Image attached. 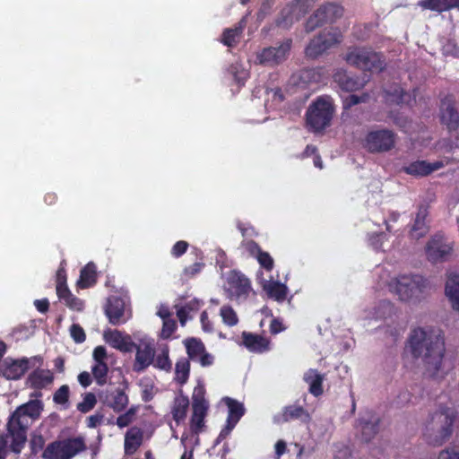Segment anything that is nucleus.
Masks as SVG:
<instances>
[{
    "label": "nucleus",
    "mask_w": 459,
    "mask_h": 459,
    "mask_svg": "<svg viewBox=\"0 0 459 459\" xmlns=\"http://www.w3.org/2000/svg\"><path fill=\"white\" fill-rule=\"evenodd\" d=\"M445 292L454 310L459 313V274L448 276Z\"/></svg>",
    "instance_id": "obj_28"
},
{
    "label": "nucleus",
    "mask_w": 459,
    "mask_h": 459,
    "mask_svg": "<svg viewBox=\"0 0 459 459\" xmlns=\"http://www.w3.org/2000/svg\"><path fill=\"white\" fill-rule=\"evenodd\" d=\"M403 171L411 176H418V177H425L429 174L428 171V166L426 160H416L413 162H411L407 166L403 167Z\"/></svg>",
    "instance_id": "obj_43"
},
{
    "label": "nucleus",
    "mask_w": 459,
    "mask_h": 459,
    "mask_svg": "<svg viewBox=\"0 0 459 459\" xmlns=\"http://www.w3.org/2000/svg\"><path fill=\"white\" fill-rule=\"evenodd\" d=\"M316 0H293L290 4L302 19L313 7Z\"/></svg>",
    "instance_id": "obj_46"
},
{
    "label": "nucleus",
    "mask_w": 459,
    "mask_h": 459,
    "mask_svg": "<svg viewBox=\"0 0 459 459\" xmlns=\"http://www.w3.org/2000/svg\"><path fill=\"white\" fill-rule=\"evenodd\" d=\"M220 316H221L222 322L230 327L235 326L238 323V315L230 305H224L221 307Z\"/></svg>",
    "instance_id": "obj_45"
},
{
    "label": "nucleus",
    "mask_w": 459,
    "mask_h": 459,
    "mask_svg": "<svg viewBox=\"0 0 459 459\" xmlns=\"http://www.w3.org/2000/svg\"><path fill=\"white\" fill-rule=\"evenodd\" d=\"M230 71L232 74L233 79L236 82V83L239 86L244 85L245 81L247 79V73L245 71L238 72L237 68L234 66H231Z\"/></svg>",
    "instance_id": "obj_64"
},
{
    "label": "nucleus",
    "mask_w": 459,
    "mask_h": 459,
    "mask_svg": "<svg viewBox=\"0 0 459 459\" xmlns=\"http://www.w3.org/2000/svg\"><path fill=\"white\" fill-rule=\"evenodd\" d=\"M91 373L98 385H104L108 381V367L107 363L94 364Z\"/></svg>",
    "instance_id": "obj_44"
},
{
    "label": "nucleus",
    "mask_w": 459,
    "mask_h": 459,
    "mask_svg": "<svg viewBox=\"0 0 459 459\" xmlns=\"http://www.w3.org/2000/svg\"><path fill=\"white\" fill-rule=\"evenodd\" d=\"M437 459H459V446H451L441 451Z\"/></svg>",
    "instance_id": "obj_56"
},
{
    "label": "nucleus",
    "mask_w": 459,
    "mask_h": 459,
    "mask_svg": "<svg viewBox=\"0 0 459 459\" xmlns=\"http://www.w3.org/2000/svg\"><path fill=\"white\" fill-rule=\"evenodd\" d=\"M177 329V323L171 318L163 320L161 336L165 339L169 338Z\"/></svg>",
    "instance_id": "obj_55"
},
{
    "label": "nucleus",
    "mask_w": 459,
    "mask_h": 459,
    "mask_svg": "<svg viewBox=\"0 0 459 459\" xmlns=\"http://www.w3.org/2000/svg\"><path fill=\"white\" fill-rule=\"evenodd\" d=\"M335 82H337L340 87L346 91H355L362 88L363 84L357 77H352L345 73H338L334 76Z\"/></svg>",
    "instance_id": "obj_38"
},
{
    "label": "nucleus",
    "mask_w": 459,
    "mask_h": 459,
    "mask_svg": "<svg viewBox=\"0 0 459 459\" xmlns=\"http://www.w3.org/2000/svg\"><path fill=\"white\" fill-rule=\"evenodd\" d=\"M361 426V435L365 442H369L378 432L380 419L372 411H368L365 416L359 418Z\"/></svg>",
    "instance_id": "obj_23"
},
{
    "label": "nucleus",
    "mask_w": 459,
    "mask_h": 459,
    "mask_svg": "<svg viewBox=\"0 0 459 459\" xmlns=\"http://www.w3.org/2000/svg\"><path fill=\"white\" fill-rule=\"evenodd\" d=\"M70 390L67 385H61L53 394V401L56 404H65L69 401Z\"/></svg>",
    "instance_id": "obj_49"
},
{
    "label": "nucleus",
    "mask_w": 459,
    "mask_h": 459,
    "mask_svg": "<svg viewBox=\"0 0 459 459\" xmlns=\"http://www.w3.org/2000/svg\"><path fill=\"white\" fill-rule=\"evenodd\" d=\"M64 291L56 294L58 299L65 304L67 307L75 311H82L84 308V302L81 299L75 297L70 290H63Z\"/></svg>",
    "instance_id": "obj_42"
},
{
    "label": "nucleus",
    "mask_w": 459,
    "mask_h": 459,
    "mask_svg": "<svg viewBox=\"0 0 459 459\" xmlns=\"http://www.w3.org/2000/svg\"><path fill=\"white\" fill-rule=\"evenodd\" d=\"M45 439L41 435H34L30 441V452L32 455H37L44 448Z\"/></svg>",
    "instance_id": "obj_54"
},
{
    "label": "nucleus",
    "mask_w": 459,
    "mask_h": 459,
    "mask_svg": "<svg viewBox=\"0 0 459 459\" xmlns=\"http://www.w3.org/2000/svg\"><path fill=\"white\" fill-rule=\"evenodd\" d=\"M425 249L429 262L433 264L444 263L451 257L454 251V244L447 241L442 234H435L428 241Z\"/></svg>",
    "instance_id": "obj_11"
},
{
    "label": "nucleus",
    "mask_w": 459,
    "mask_h": 459,
    "mask_svg": "<svg viewBox=\"0 0 459 459\" xmlns=\"http://www.w3.org/2000/svg\"><path fill=\"white\" fill-rule=\"evenodd\" d=\"M429 216V207L426 204H420L418 207L415 218L409 231L410 238L420 239L424 238L429 231V225L427 221Z\"/></svg>",
    "instance_id": "obj_15"
},
{
    "label": "nucleus",
    "mask_w": 459,
    "mask_h": 459,
    "mask_svg": "<svg viewBox=\"0 0 459 459\" xmlns=\"http://www.w3.org/2000/svg\"><path fill=\"white\" fill-rule=\"evenodd\" d=\"M204 267V264L202 262L194 263L193 264L184 269V274L188 278H192L198 274L203 270Z\"/></svg>",
    "instance_id": "obj_62"
},
{
    "label": "nucleus",
    "mask_w": 459,
    "mask_h": 459,
    "mask_svg": "<svg viewBox=\"0 0 459 459\" xmlns=\"http://www.w3.org/2000/svg\"><path fill=\"white\" fill-rule=\"evenodd\" d=\"M104 403L112 408L114 411L120 412L124 411L128 404V396L124 390L115 388L105 394Z\"/></svg>",
    "instance_id": "obj_24"
},
{
    "label": "nucleus",
    "mask_w": 459,
    "mask_h": 459,
    "mask_svg": "<svg viewBox=\"0 0 459 459\" xmlns=\"http://www.w3.org/2000/svg\"><path fill=\"white\" fill-rule=\"evenodd\" d=\"M440 120L449 131H455L459 127V113L455 108L454 101L448 97L441 101Z\"/></svg>",
    "instance_id": "obj_17"
},
{
    "label": "nucleus",
    "mask_w": 459,
    "mask_h": 459,
    "mask_svg": "<svg viewBox=\"0 0 459 459\" xmlns=\"http://www.w3.org/2000/svg\"><path fill=\"white\" fill-rule=\"evenodd\" d=\"M263 289L270 299L278 302H282L286 299L288 288L285 284L281 283L280 281H266L264 284Z\"/></svg>",
    "instance_id": "obj_31"
},
{
    "label": "nucleus",
    "mask_w": 459,
    "mask_h": 459,
    "mask_svg": "<svg viewBox=\"0 0 459 459\" xmlns=\"http://www.w3.org/2000/svg\"><path fill=\"white\" fill-rule=\"evenodd\" d=\"M343 36L339 28L323 30L314 37L305 48V55L309 58H316L332 47L340 44Z\"/></svg>",
    "instance_id": "obj_9"
},
{
    "label": "nucleus",
    "mask_w": 459,
    "mask_h": 459,
    "mask_svg": "<svg viewBox=\"0 0 459 459\" xmlns=\"http://www.w3.org/2000/svg\"><path fill=\"white\" fill-rule=\"evenodd\" d=\"M242 342L244 346L251 352L264 353L270 350V341L256 333L243 332Z\"/></svg>",
    "instance_id": "obj_19"
},
{
    "label": "nucleus",
    "mask_w": 459,
    "mask_h": 459,
    "mask_svg": "<svg viewBox=\"0 0 459 459\" xmlns=\"http://www.w3.org/2000/svg\"><path fill=\"white\" fill-rule=\"evenodd\" d=\"M385 97L386 101L390 104L402 105L404 103L409 104L410 101H411V95L398 84L385 90Z\"/></svg>",
    "instance_id": "obj_30"
},
{
    "label": "nucleus",
    "mask_w": 459,
    "mask_h": 459,
    "mask_svg": "<svg viewBox=\"0 0 459 459\" xmlns=\"http://www.w3.org/2000/svg\"><path fill=\"white\" fill-rule=\"evenodd\" d=\"M304 380L309 385V392L313 395L317 397L323 394V377L316 369L308 370Z\"/></svg>",
    "instance_id": "obj_36"
},
{
    "label": "nucleus",
    "mask_w": 459,
    "mask_h": 459,
    "mask_svg": "<svg viewBox=\"0 0 459 459\" xmlns=\"http://www.w3.org/2000/svg\"><path fill=\"white\" fill-rule=\"evenodd\" d=\"M70 334L74 342L82 343L86 340L83 328L78 324H73L70 327Z\"/></svg>",
    "instance_id": "obj_52"
},
{
    "label": "nucleus",
    "mask_w": 459,
    "mask_h": 459,
    "mask_svg": "<svg viewBox=\"0 0 459 459\" xmlns=\"http://www.w3.org/2000/svg\"><path fill=\"white\" fill-rule=\"evenodd\" d=\"M143 442V430L136 426L127 429L125 435L124 450L126 455H133Z\"/></svg>",
    "instance_id": "obj_22"
},
{
    "label": "nucleus",
    "mask_w": 459,
    "mask_h": 459,
    "mask_svg": "<svg viewBox=\"0 0 459 459\" xmlns=\"http://www.w3.org/2000/svg\"><path fill=\"white\" fill-rule=\"evenodd\" d=\"M246 26V18H242L234 28L225 29L222 33L221 42L227 47H234L237 39L242 34Z\"/></svg>",
    "instance_id": "obj_35"
},
{
    "label": "nucleus",
    "mask_w": 459,
    "mask_h": 459,
    "mask_svg": "<svg viewBox=\"0 0 459 459\" xmlns=\"http://www.w3.org/2000/svg\"><path fill=\"white\" fill-rule=\"evenodd\" d=\"M189 407V400L186 395H179L174 399L171 414L177 424L185 420Z\"/></svg>",
    "instance_id": "obj_33"
},
{
    "label": "nucleus",
    "mask_w": 459,
    "mask_h": 459,
    "mask_svg": "<svg viewBox=\"0 0 459 459\" xmlns=\"http://www.w3.org/2000/svg\"><path fill=\"white\" fill-rule=\"evenodd\" d=\"M299 77L302 84L311 86L312 84L321 83L325 76L323 68L316 67L301 70Z\"/></svg>",
    "instance_id": "obj_32"
},
{
    "label": "nucleus",
    "mask_w": 459,
    "mask_h": 459,
    "mask_svg": "<svg viewBox=\"0 0 459 459\" xmlns=\"http://www.w3.org/2000/svg\"><path fill=\"white\" fill-rule=\"evenodd\" d=\"M205 387L203 384L199 383L193 391L192 394V404H197L200 406H209L208 402L205 399Z\"/></svg>",
    "instance_id": "obj_48"
},
{
    "label": "nucleus",
    "mask_w": 459,
    "mask_h": 459,
    "mask_svg": "<svg viewBox=\"0 0 459 459\" xmlns=\"http://www.w3.org/2000/svg\"><path fill=\"white\" fill-rule=\"evenodd\" d=\"M135 359L133 369L135 372H143L154 362L155 347L153 340H141L135 343Z\"/></svg>",
    "instance_id": "obj_13"
},
{
    "label": "nucleus",
    "mask_w": 459,
    "mask_h": 459,
    "mask_svg": "<svg viewBox=\"0 0 459 459\" xmlns=\"http://www.w3.org/2000/svg\"><path fill=\"white\" fill-rule=\"evenodd\" d=\"M190 374V362L186 358H181L176 362L175 366V380L184 385L187 382Z\"/></svg>",
    "instance_id": "obj_41"
},
{
    "label": "nucleus",
    "mask_w": 459,
    "mask_h": 459,
    "mask_svg": "<svg viewBox=\"0 0 459 459\" xmlns=\"http://www.w3.org/2000/svg\"><path fill=\"white\" fill-rule=\"evenodd\" d=\"M30 361L27 358L21 359L5 360L3 368V375L11 380L20 379L29 369Z\"/></svg>",
    "instance_id": "obj_21"
},
{
    "label": "nucleus",
    "mask_w": 459,
    "mask_h": 459,
    "mask_svg": "<svg viewBox=\"0 0 459 459\" xmlns=\"http://www.w3.org/2000/svg\"><path fill=\"white\" fill-rule=\"evenodd\" d=\"M200 321H201L202 328L204 332H206V333L213 332L212 323L209 319L208 313L205 310L201 313Z\"/></svg>",
    "instance_id": "obj_63"
},
{
    "label": "nucleus",
    "mask_w": 459,
    "mask_h": 459,
    "mask_svg": "<svg viewBox=\"0 0 459 459\" xmlns=\"http://www.w3.org/2000/svg\"><path fill=\"white\" fill-rule=\"evenodd\" d=\"M97 403L96 396L93 393L85 394L82 402L77 404V410L82 413H87L91 411Z\"/></svg>",
    "instance_id": "obj_47"
},
{
    "label": "nucleus",
    "mask_w": 459,
    "mask_h": 459,
    "mask_svg": "<svg viewBox=\"0 0 459 459\" xmlns=\"http://www.w3.org/2000/svg\"><path fill=\"white\" fill-rule=\"evenodd\" d=\"M184 344L186 350L188 359H191L193 361H196L197 359L205 351V346L204 342L198 338H187L184 341Z\"/></svg>",
    "instance_id": "obj_37"
},
{
    "label": "nucleus",
    "mask_w": 459,
    "mask_h": 459,
    "mask_svg": "<svg viewBox=\"0 0 459 459\" xmlns=\"http://www.w3.org/2000/svg\"><path fill=\"white\" fill-rule=\"evenodd\" d=\"M169 348L167 344H164L158 353V355L154 356V362L152 363L153 367L159 368L160 370H164L166 372H169L172 368V363L169 359Z\"/></svg>",
    "instance_id": "obj_40"
},
{
    "label": "nucleus",
    "mask_w": 459,
    "mask_h": 459,
    "mask_svg": "<svg viewBox=\"0 0 459 459\" xmlns=\"http://www.w3.org/2000/svg\"><path fill=\"white\" fill-rule=\"evenodd\" d=\"M104 337L113 348L123 352H131L135 346L130 335H124L118 330L106 332Z\"/></svg>",
    "instance_id": "obj_18"
},
{
    "label": "nucleus",
    "mask_w": 459,
    "mask_h": 459,
    "mask_svg": "<svg viewBox=\"0 0 459 459\" xmlns=\"http://www.w3.org/2000/svg\"><path fill=\"white\" fill-rule=\"evenodd\" d=\"M238 423L234 421H230L227 420L226 425L224 428L221 430L220 434L218 435L216 438V444H220L221 441L227 438V437L230 434V432L233 430V429L236 427Z\"/></svg>",
    "instance_id": "obj_59"
},
{
    "label": "nucleus",
    "mask_w": 459,
    "mask_h": 459,
    "mask_svg": "<svg viewBox=\"0 0 459 459\" xmlns=\"http://www.w3.org/2000/svg\"><path fill=\"white\" fill-rule=\"evenodd\" d=\"M456 419L457 412L449 407H441L432 413L423 431L426 442L435 446L446 442L454 432Z\"/></svg>",
    "instance_id": "obj_3"
},
{
    "label": "nucleus",
    "mask_w": 459,
    "mask_h": 459,
    "mask_svg": "<svg viewBox=\"0 0 459 459\" xmlns=\"http://www.w3.org/2000/svg\"><path fill=\"white\" fill-rule=\"evenodd\" d=\"M301 20L293 7L290 4H286L279 13L275 20V24L279 28L290 29L295 22Z\"/></svg>",
    "instance_id": "obj_29"
},
{
    "label": "nucleus",
    "mask_w": 459,
    "mask_h": 459,
    "mask_svg": "<svg viewBox=\"0 0 459 459\" xmlns=\"http://www.w3.org/2000/svg\"><path fill=\"white\" fill-rule=\"evenodd\" d=\"M224 401L229 409L227 420L238 423L245 414V408L243 403L230 397H226Z\"/></svg>",
    "instance_id": "obj_39"
},
{
    "label": "nucleus",
    "mask_w": 459,
    "mask_h": 459,
    "mask_svg": "<svg viewBox=\"0 0 459 459\" xmlns=\"http://www.w3.org/2000/svg\"><path fill=\"white\" fill-rule=\"evenodd\" d=\"M188 246V243L185 240L176 242L171 248L172 256L176 258L180 257L186 252Z\"/></svg>",
    "instance_id": "obj_58"
},
{
    "label": "nucleus",
    "mask_w": 459,
    "mask_h": 459,
    "mask_svg": "<svg viewBox=\"0 0 459 459\" xmlns=\"http://www.w3.org/2000/svg\"><path fill=\"white\" fill-rule=\"evenodd\" d=\"M334 107L329 96L316 98L306 112V123L309 130L316 133L330 126Z\"/></svg>",
    "instance_id": "obj_5"
},
{
    "label": "nucleus",
    "mask_w": 459,
    "mask_h": 459,
    "mask_svg": "<svg viewBox=\"0 0 459 459\" xmlns=\"http://www.w3.org/2000/svg\"><path fill=\"white\" fill-rule=\"evenodd\" d=\"M344 9L341 4L330 2L325 3L307 18L305 22V30L310 33L325 24L334 23L342 17Z\"/></svg>",
    "instance_id": "obj_8"
},
{
    "label": "nucleus",
    "mask_w": 459,
    "mask_h": 459,
    "mask_svg": "<svg viewBox=\"0 0 459 459\" xmlns=\"http://www.w3.org/2000/svg\"><path fill=\"white\" fill-rule=\"evenodd\" d=\"M238 423L234 421H230L227 420L226 425L224 428L221 430L220 434L218 435L216 438V444H220L221 441L227 438V437L230 434V432L233 430V429L236 427Z\"/></svg>",
    "instance_id": "obj_60"
},
{
    "label": "nucleus",
    "mask_w": 459,
    "mask_h": 459,
    "mask_svg": "<svg viewBox=\"0 0 459 459\" xmlns=\"http://www.w3.org/2000/svg\"><path fill=\"white\" fill-rule=\"evenodd\" d=\"M429 289L428 279L419 274L399 275L394 281V290L403 301L419 299Z\"/></svg>",
    "instance_id": "obj_7"
},
{
    "label": "nucleus",
    "mask_w": 459,
    "mask_h": 459,
    "mask_svg": "<svg viewBox=\"0 0 459 459\" xmlns=\"http://www.w3.org/2000/svg\"><path fill=\"white\" fill-rule=\"evenodd\" d=\"M86 449L83 437H71L48 444L41 457L43 459H73Z\"/></svg>",
    "instance_id": "obj_6"
},
{
    "label": "nucleus",
    "mask_w": 459,
    "mask_h": 459,
    "mask_svg": "<svg viewBox=\"0 0 459 459\" xmlns=\"http://www.w3.org/2000/svg\"><path fill=\"white\" fill-rule=\"evenodd\" d=\"M43 407L42 401L34 399L18 406L10 415L6 424L7 433L0 434V459L6 458L8 448L15 454L22 452L27 441L30 420H38Z\"/></svg>",
    "instance_id": "obj_1"
},
{
    "label": "nucleus",
    "mask_w": 459,
    "mask_h": 459,
    "mask_svg": "<svg viewBox=\"0 0 459 459\" xmlns=\"http://www.w3.org/2000/svg\"><path fill=\"white\" fill-rule=\"evenodd\" d=\"M97 282L96 266L93 263L87 264L80 272V278L77 281V287L87 289Z\"/></svg>",
    "instance_id": "obj_34"
},
{
    "label": "nucleus",
    "mask_w": 459,
    "mask_h": 459,
    "mask_svg": "<svg viewBox=\"0 0 459 459\" xmlns=\"http://www.w3.org/2000/svg\"><path fill=\"white\" fill-rule=\"evenodd\" d=\"M242 247L245 250L254 257H256L258 254L262 251L260 246L255 240H245L242 242Z\"/></svg>",
    "instance_id": "obj_57"
},
{
    "label": "nucleus",
    "mask_w": 459,
    "mask_h": 459,
    "mask_svg": "<svg viewBox=\"0 0 459 459\" xmlns=\"http://www.w3.org/2000/svg\"><path fill=\"white\" fill-rule=\"evenodd\" d=\"M409 349L415 359L422 358L429 370L437 372L441 367L445 342L440 330L416 328L409 337Z\"/></svg>",
    "instance_id": "obj_2"
},
{
    "label": "nucleus",
    "mask_w": 459,
    "mask_h": 459,
    "mask_svg": "<svg viewBox=\"0 0 459 459\" xmlns=\"http://www.w3.org/2000/svg\"><path fill=\"white\" fill-rule=\"evenodd\" d=\"M396 134L389 129L369 131L364 139V147L370 153L387 152L394 148Z\"/></svg>",
    "instance_id": "obj_10"
},
{
    "label": "nucleus",
    "mask_w": 459,
    "mask_h": 459,
    "mask_svg": "<svg viewBox=\"0 0 459 459\" xmlns=\"http://www.w3.org/2000/svg\"><path fill=\"white\" fill-rule=\"evenodd\" d=\"M418 4L424 10H430L439 13L453 8L459 10V0H420Z\"/></svg>",
    "instance_id": "obj_27"
},
{
    "label": "nucleus",
    "mask_w": 459,
    "mask_h": 459,
    "mask_svg": "<svg viewBox=\"0 0 459 459\" xmlns=\"http://www.w3.org/2000/svg\"><path fill=\"white\" fill-rule=\"evenodd\" d=\"M255 258L265 271L271 272L273 269L274 261L268 252L262 250Z\"/></svg>",
    "instance_id": "obj_50"
},
{
    "label": "nucleus",
    "mask_w": 459,
    "mask_h": 459,
    "mask_svg": "<svg viewBox=\"0 0 459 459\" xmlns=\"http://www.w3.org/2000/svg\"><path fill=\"white\" fill-rule=\"evenodd\" d=\"M54 381V375L49 369L37 368L33 370L27 378V385L37 390L32 396L38 398L41 396L40 390L47 388Z\"/></svg>",
    "instance_id": "obj_16"
},
{
    "label": "nucleus",
    "mask_w": 459,
    "mask_h": 459,
    "mask_svg": "<svg viewBox=\"0 0 459 459\" xmlns=\"http://www.w3.org/2000/svg\"><path fill=\"white\" fill-rule=\"evenodd\" d=\"M228 283L238 298L247 297L251 290L249 279L240 272L232 271L228 277Z\"/></svg>",
    "instance_id": "obj_20"
},
{
    "label": "nucleus",
    "mask_w": 459,
    "mask_h": 459,
    "mask_svg": "<svg viewBox=\"0 0 459 459\" xmlns=\"http://www.w3.org/2000/svg\"><path fill=\"white\" fill-rule=\"evenodd\" d=\"M292 420H300L302 423H309L311 416L301 405L290 404L282 408L281 413L274 416L273 421L276 424H283Z\"/></svg>",
    "instance_id": "obj_14"
},
{
    "label": "nucleus",
    "mask_w": 459,
    "mask_h": 459,
    "mask_svg": "<svg viewBox=\"0 0 459 459\" xmlns=\"http://www.w3.org/2000/svg\"><path fill=\"white\" fill-rule=\"evenodd\" d=\"M292 46V39H286L278 47H268L263 48L256 54V59L260 65L275 66L285 61L290 54Z\"/></svg>",
    "instance_id": "obj_12"
},
{
    "label": "nucleus",
    "mask_w": 459,
    "mask_h": 459,
    "mask_svg": "<svg viewBox=\"0 0 459 459\" xmlns=\"http://www.w3.org/2000/svg\"><path fill=\"white\" fill-rule=\"evenodd\" d=\"M209 406H200L192 404V415L190 419V429L195 435L204 431L205 427V418L207 416Z\"/></svg>",
    "instance_id": "obj_25"
},
{
    "label": "nucleus",
    "mask_w": 459,
    "mask_h": 459,
    "mask_svg": "<svg viewBox=\"0 0 459 459\" xmlns=\"http://www.w3.org/2000/svg\"><path fill=\"white\" fill-rule=\"evenodd\" d=\"M135 413V408L131 407L125 413L117 418V425L120 429L129 426L133 422Z\"/></svg>",
    "instance_id": "obj_51"
},
{
    "label": "nucleus",
    "mask_w": 459,
    "mask_h": 459,
    "mask_svg": "<svg viewBox=\"0 0 459 459\" xmlns=\"http://www.w3.org/2000/svg\"><path fill=\"white\" fill-rule=\"evenodd\" d=\"M347 64L368 72H382L385 67V59L381 53L371 48H350L344 56Z\"/></svg>",
    "instance_id": "obj_4"
},
{
    "label": "nucleus",
    "mask_w": 459,
    "mask_h": 459,
    "mask_svg": "<svg viewBox=\"0 0 459 459\" xmlns=\"http://www.w3.org/2000/svg\"><path fill=\"white\" fill-rule=\"evenodd\" d=\"M105 313L111 325H116L120 324L121 318L125 313L124 301L121 299L115 297L108 299Z\"/></svg>",
    "instance_id": "obj_26"
},
{
    "label": "nucleus",
    "mask_w": 459,
    "mask_h": 459,
    "mask_svg": "<svg viewBox=\"0 0 459 459\" xmlns=\"http://www.w3.org/2000/svg\"><path fill=\"white\" fill-rule=\"evenodd\" d=\"M56 294L63 292V290H68L66 284V272L65 268H58L56 271Z\"/></svg>",
    "instance_id": "obj_53"
},
{
    "label": "nucleus",
    "mask_w": 459,
    "mask_h": 459,
    "mask_svg": "<svg viewBox=\"0 0 459 459\" xmlns=\"http://www.w3.org/2000/svg\"><path fill=\"white\" fill-rule=\"evenodd\" d=\"M92 357H93V359L95 361L94 364L106 363L105 360H106V359L108 357L106 348L104 346H101V345L97 346L93 350Z\"/></svg>",
    "instance_id": "obj_61"
}]
</instances>
